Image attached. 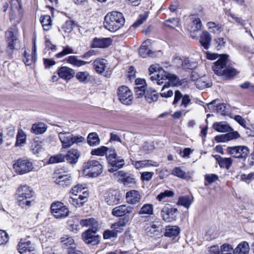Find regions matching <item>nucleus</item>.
Segmentation results:
<instances>
[{"label": "nucleus", "instance_id": "473e14b6", "mask_svg": "<svg viewBox=\"0 0 254 254\" xmlns=\"http://www.w3.org/2000/svg\"><path fill=\"white\" fill-rule=\"evenodd\" d=\"M80 153L77 150L71 149L65 155V158L68 163L75 164L77 162Z\"/></svg>", "mask_w": 254, "mask_h": 254}, {"label": "nucleus", "instance_id": "dca6fc26", "mask_svg": "<svg viewBox=\"0 0 254 254\" xmlns=\"http://www.w3.org/2000/svg\"><path fill=\"white\" fill-rule=\"evenodd\" d=\"M20 254H35V247L31 242L26 239H21L17 245Z\"/></svg>", "mask_w": 254, "mask_h": 254}, {"label": "nucleus", "instance_id": "0e129e2a", "mask_svg": "<svg viewBox=\"0 0 254 254\" xmlns=\"http://www.w3.org/2000/svg\"><path fill=\"white\" fill-rule=\"evenodd\" d=\"M73 53H74L72 48L69 46H65L63 48V50L62 52L56 55V57L57 58H61L67 55Z\"/></svg>", "mask_w": 254, "mask_h": 254}, {"label": "nucleus", "instance_id": "7c9ffc66", "mask_svg": "<svg viewBox=\"0 0 254 254\" xmlns=\"http://www.w3.org/2000/svg\"><path fill=\"white\" fill-rule=\"evenodd\" d=\"M149 40H147L142 43L139 49V55L143 58H146L147 56L151 57H154V53L149 49H148V45L150 44Z\"/></svg>", "mask_w": 254, "mask_h": 254}, {"label": "nucleus", "instance_id": "5fc2aeb1", "mask_svg": "<svg viewBox=\"0 0 254 254\" xmlns=\"http://www.w3.org/2000/svg\"><path fill=\"white\" fill-rule=\"evenodd\" d=\"M192 203V200L188 195L183 196L179 198L177 204L189 208Z\"/></svg>", "mask_w": 254, "mask_h": 254}, {"label": "nucleus", "instance_id": "7ed1b4c3", "mask_svg": "<svg viewBox=\"0 0 254 254\" xmlns=\"http://www.w3.org/2000/svg\"><path fill=\"white\" fill-rule=\"evenodd\" d=\"M227 56H221L220 58L214 63L212 66L214 72L218 75L230 78L237 74V70L233 67L227 65Z\"/></svg>", "mask_w": 254, "mask_h": 254}, {"label": "nucleus", "instance_id": "e433bc0d", "mask_svg": "<svg viewBox=\"0 0 254 254\" xmlns=\"http://www.w3.org/2000/svg\"><path fill=\"white\" fill-rule=\"evenodd\" d=\"M215 159L221 168H225L227 170L230 169L233 163L231 158H223L219 155H216Z\"/></svg>", "mask_w": 254, "mask_h": 254}, {"label": "nucleus", "instance_id": "09e8293b", "mask_svg": "<svg viewBox=\"0 0 254 254\" xmlns=\"http://www.w3.org/2000/svg\"><path fill=\"white\" fill-rule=\"evenodd\" d=\"M41 23L45 30H49L52 27V20L51 16L49 15L42 16L41 18Z\"/></svg>", "mask_w": 254, "mask_h": 254}, {"label": "nucleus", "instance_id": "e2e57ef3", "mask_svg": "<svg viewBox=\"0 0 254 254\" xmlns=\"http://www.w3.org/2000/svg\"><path fill=\"white\" fill-rule=\"evenodd\" d=\"M148 16V12H145L143 14L140 15L135 21V22L132 24V26L134 28L138 27L140 25L142 24L147 18Z\"/></svg>", "mask_w": 254, "mask_h": 254}, {"label": "nucleus", "instance_id": "13d9d810", "mask_svg": "<svg viewBox=\"0 0 254 254\" xmlns=\"http://www.w3.org/2000/svg\"><path fill=\"white\" fill-rule=\"evenodd\" d=\"M65 155L63 154H58L54 156H51L49 159L50 164H55L63 162L64 161Z\"/></svg>", "mask_w": 254, "mask_h": 254}, {"label": "nucleus", "instance_id": "c756f323", "mask_svg": "<svg viewBox=\"0 0 254 254\" xmlns=\"http://www.w3.org/2000/svg\"><path fill=\"white\" fill-rule=\"evenodd\" d=\"M16 196L22 197H35L34 192L31 188L27 185L20 186L16 190Z\"/></svg>", "mask_w": 254, "mask_h": 254}, {"label": "nucleus", "instance_id": "9b49d317", "mask_svg": "<svg viewBox=\"0 0 254 254\" xmlns=\"http://www.w3.org/2000/svg\"><path fill=\"white\" fill-rule=\"evenodd\" d=\"M227 151L231 156L238 159H246L250 153L249 148L245 145L228 147Z\"/></svg>", "mask_w": 254, "mask_h": 254}, {"label": "nucleus", "instance_id": "58836bf2", "mask_svg": "<svg viewBox=\"0 0 254 254\" xmlns=\"http://www.w3.org/2000/svg\"><path fill=\"white\" fill-rule=\"evenodd\" d=\"M47 129V126L43 123L34 124L31 127V132L35 134H40L44 133Z\"/></svg>", "mask_w": 254, "mask_h": 254}, {"label": "nucleus", "instance_id": "37998d69", "mask_svg": "<svg viewBox=\"0 0 254 254\" xmlns=\"http://www.w3.org/2000/svg\"><path fill=\"white\" fill-rule=\"evenodd\" d=\"M24 57L23 59V62L27 65H30L32 64V63L34 62H36V41L35 40H34V43H33V48L32 52V59L31 60L28 59V57H30L29 55H27L26 53L24 52Z\"/></svg>", "mask_w": 254, "mask_h": 254}, {"label": "nucleus", "instance_id": "412c9836", "mask_svg": "<svg viewBox=\"0 0 254 254\" xmlns=\"http://www.w3.org/2000/svg\"><path fill=\"white\" fill-rule=\"evenodd\" d=\"M114 177L118 181L122 182L125 185L134 184L135 183L134 178L127 176V174L123 171H118L114 173Z\"/></svg>", "mask_w": 254, "mask_h": 254}, {"label": "nucleus", "instance_id": "6ab92c4d", "mask_svg": "<svg viewBox=\"0 0 254 254\" xmlns=\"http://www.w3.org/2000/svg\"><path fill=\"white\" fill-rule=\"evenodd\" d=\"M112 43L110 38H94L91 43V47L93 48H106L109 47Z\"/></svg>", "mask_w": 254, "mask_h": 254}, {"label": "nucleus", "instance_id": "bf43d9fd", "mask_svg": "<svg viewBox=\"0 0 254 254\" xmlns=\"http://www.w3.org/2000/svg\"><path fill=\"white\" fill-rule=\"evenodd\" d=\"M179 24V20L178 19L173 18L165 20L164 22V26L171 29H174L178 26Z\"/></svg>", "mask_w": 254, "mask_h": 254}, {"label": "nucleus", "instance_id": "c85d7f7f", "mask_svg": "<svg viewBox=\"0 0 254 254\" xmlns=\"http://www.w3.org/2000/svg\"><path fill=\"white\" fill-rule=\"evenodd\" d=\"M55 182L56 184L63 187H68L71 184L72 179L68 174L59 175L55 180Z\"/></svg>", "mask_w": 254, "mask_h": 254}, {"label": "nucleus", "instance_id": "a18cd8bd", "mask_svg": "<svg viewBox=\"0 0 254 254\" xmlns=\"http://www.w3.org/2000/svg\"><path fill=\"white\" fill-rule=\"evenodd\" d=\"M176 61L179 62L184 69H193L197 66V64L195 62H191L189 59H186L182 61L181 59L176 58Z\"/></svg>", "mask_w": 254, "mask_h": 254}, {"label": "nucleus", "instance_id": "c03bdc74", "mask_svg": "<svg viewBox=\"0 0 254 254\" xmlns=\"http://www.w3.org/2000/svg\"><path fill=\"white\" fill-rule=\"evenodd\" d=\"M158 97L159 94L157 93L156 91L155 90L149 89L145 92V98L149 103L156 101L158 99Z\"/></svg>", "mask_w": 254, "mask_h": 254}, {"label": "nucleus", "instance_id": "5701e85b", "mask_svg": "<svg viewBox=\"0 0 254 254\" xmlns=\"http://www.w3.org/2000/svg\"><path fill=\"white\" fill-rule=\"evenodd\" d=\"M126 198L128 203L134 205L140 202L141 196L138 191L131 190L127 192Z\"/></svg>", "mask_w": 254, "mask_h": 254}, {"label": "nucleus", "instance_id": "6e6d98bb", "mask_svg": "<svg viewBox=\"0 0 254 254\" xmlns=\"http://www.w3.org/2000/svg\"><path fill=\"white\" fill-rule=\"evenodd\" d=\"M170 81H169V82L165 83V84L162 87L161 92L160 93V95L161 97L165 98H169L171 97L173 95L174 92L173 90L170 89L167 91H165V89L166 88H168L170 86ZM171 83L172 82H171ZM171 84H172V83Z\"/></svg>", "mask_w": 254, "mask_h": 254}, {"label": "nucleus", "instance_id": "f03ea898", "mask_svg": "<svg viewBox=\"0 0 254 254\" xmlns=\"http://www.w3.org/2000/svg\"><path fill=\"white\" fill-rule=\"evenodd\" d=\"M125 22V19L122 13L112 11L105 16L104 26L111 32H115L121 28Z\"/></svg>", "mask_w": 254, "mask_h": 254}, {"label": "nucleus", "instance_id": "0eeeda50", "mask_svg": "<svg viewBox=\"0 0 254 254\" xmlns=\"http://www.w3.org/2000/svg\"><path fill=\"white\" fill-rule=\"evenodd\" d=\"M18 31L16 27H12L5 32V37L7 46L6 52L9 54H12L16 45L18 43Z\"/></svg>", "mask_w": 254, "mask_h": 254}, {"label": "nucleus", "instance_id": "9d476101", "mask_svg": "<svg viewBox=\"0 0 254 254\" xmlns=\"http://www.w3.org/2000/svg\"><path fill=\"white\" fill-rule=\"evenodd\" d=\"M33 164L28 159H19L13 164V169L16 173L23 175L33 170Z\"/></svg>", "mask_w": 254, "mask_h": 254}, {"label": "nucleus", "instance_id": "69168bd1", "mask_svg": "<svg viewBox=\"0 0 254 254\" xmlns=\"http://www.w3.org/2000/svg\"><path fill=\"white\" fill-rule=\"evenodd\" d=\"M9 238L8 234L5 231L0 230V246L6 245Z\"/></svg>", "mask_w": 254, "mask_h": 254}, {"label": "nucleus", "instance_id": "680f3d73", "mask_svg": "<svg viewBox=\"0 0 254 254\" xmlns=\"http://www.w3.org/2000/svg\"><path fill=\"white\" fill-rule=\"evenodd\" d=\"M218 180V176L214 174H206L204 176V185L207 186L209 184L214 183Z\"/></svg>", "mask_w": 254, "mask_h": 254}, {"label": "nucleus", "instance_id": "f8f14e48", "mask_svg": "<svg viewBox=\"0 0 254 254\" xmlns=\"http://www.w3.org/2000/svg\"><path fill=\"white\" fill-rule=\"evenodd\" d=\"M89 193L87 191H83L82 194L72 195L66 197L65 199L67 202L75 207H80L87 201Z\"/></svg>", "mask_w": 254, "mask_h": 254}, {"label": "nucleus", "instance_id": "de8ad7c7", "mask_svg": "<svg viewBox=\"0 0 254 254\" xmlns=\"http://www.w3.org/2000/svg\"><path fill=\"white\" fill-rule=\"evenodd\" d=\"M112 148H108L107 147L102 146L97 148L93 149L91 154L92 155H97L99 156H103L104 155H106V156L108 155L109 151Z\"/></svg>", "mask_w": 254, "mask_h": 254}, {"label": "nucleus", "instance_id": "423d86ee", "mask_svg": "<svg viewBox=\"0 0 254 254\" xmlns=\"http://www.w3.org/2000/svg\"><path fill=\"white\" fill-rule=\"evenodd\" d=\"M83 171L86 175L91 177H96L103 172V166L99 161L88 160L83 165Z\"/></svg>", "mask_w": 254, "mask_h": 254}, {"label": "nucleus", "instance_id": "a19ab883", "mask_svg": "<svg viewBox=\"0 0 254 254\" xmlns=\"http://www.w3.org/2000/svg\"><path fill=\"white\" fill-rule=\"evenodd\" d=\"M66 61L74 66L80 67L85 65L89 63L88 62L78 59L75 56H69Z\"/></svg>", "mask_w": 254, "mask_h": 254}, {"label": "nucleus", "instance_id": "864d4df0", "mask_svg": "<svg viewBox=\"0 0 254 254\" xmlns=\"http://www.w3.org/2000/svg\"><path fill=\"white\" fill-rule=\"evenodd\" d=\"M74 26L75 24L72 21L67 20L63 24L60 30L65 33H69L72 31Z\"/></svg>", "mask_w": 254, "mask_h": 254}, {"label": "nucleus", "instance_id": "4d7b16f0", "mask_svg": "<svg viewBox=\"0 0 254 254\" xmlns=\"http://www.w3.org/2000/svg\"><path fill=\"white\" fill-rule=\"evenodd\" d=\"M220 254H234V250L232 245L224 244L220 246Z\"/></svg>", "mask_w": 254, "mask_h": 254}, {"label": "nucleus", "instance_id": "a878e982", "mask_svg": "<svg viewBox=\"0 0 254 254\" xmlns=\"http://www.w3.org/2000/svg\"><path fill=\"white\" fill-rule=\"evenodd\" d=\"M35 197L16 196L17 204L22 208L27 209L31 206L34 202Z\"/></svg>", "mask_w": 254, "mask_h": 254}, {"label": "nucleus", "instance_id": "20e7f679", "mask_svg": "<svg viewBox=\"0 0 254 254\" xmlns=\"http://www.w3.org/2000/svg\"><path fill=\"white\" fill-rule=\"evenodd\" d=\"M23 15V9L22 3L19 0H11L10 1V9L9 20L13 24L12 27H16L21 21Z\"/></svg>", "mask_w": 254, "mask_h": 254}, {"label": "nucleus", "instance_id": "8fccbe9b", "mask_svg": "<svg viewBox=\"0 0 254 254\" xmlns=\"http://www.w3.org/2000/svg\"><path fill=\"white\" fill-rule=\"evenodd\" d=\"M87 142L92 146H96L100 143V139L97 133L91 132L87 137Z\"/></svg>", "mask_w": 254, "mask_h": 254}, {"label": "nucleus", "instance_id": "1a4fd4ad", "mask_svg": "<svg viewBox=\"0 0 254 254\" xmlns=\"http://www.w3.org/2000/svg\"><path fill=\"white\" fill-rule=\"evenodd\" d=\"M50 208L52 214L57 219L64 218L70 213L68 208L60 201L52 203Z\"/></svg>", "mask_w": 254, "mask_h": 254}, {"label": "nucleus", "instance_id": "6e6552de", "mask_svg": "<svg viewBox=\"0 0 254 254\" xmlns=\"http://www.w3.org/2000/svg\"><path fill=\"white\" fill-rule=\"evenodd\" d=\"M107 159L111 166L108 169L110 172H114L122 168L125 165L124 160L117 157V154L115 149H111L109 151Z\"/></svg>", "mask_w": 254, "mask_h": 254}, {"label": "nucleus", "instance_id": "3c124183", "mask_svg": "<svg viewBox=\"0 0 254 254\" xmlns=\"http://www.w3.org/2000/svg\"><path fill=\"white\" fill-rule=\"evenodd\" d=\"M26 135L25 132L21 129L18 130V132L16 135V141L15 145L16 146H20L26 142Z\"/></svg>", "mask_w": 254, "mask_h": 254}, {"label": "nucleus", "instance_id": "79ce46f5", "mask_svg": "<svg viewBox=\"0 0 254 254\" xmlns=\"http://www.w3.org/2000/svg\"><path fill=\"white\" fill-rule=\"evenodd\" d=\"M128 222V217H125L124 218L120 219L119 221L113 224L112 226V229L117 232H120L123 230L127 223Z\"/></svg>", "mask_w": 254, "mask_h": 254}, {"label": "nucleus", "instance_id": "ddd939ff", "mask_svg": "<svg viewBox=\"0 0 254 254\" xmlns=\"http://www.w3.org/2000/svg\"><path fill=\"white\" fill-rule=\"evenodd\" d=\"M145 232L149 237L159 238L162 236V226L158 222H150L146 224Z\"/></svg>", "mask_w": 254, "mask_h": 254}, {"label": "nucleus", "instance_id": "052dcab7", "mask_svg": "<svg viewBox=\"0 0 254 254\" xmlns=\"http://www.w3.org/2000/svg\"><path fill=\"white\" fill-rule=\"evenodd\" d=\"M87 189L82 185H77L70 190L69 193L72 195L82 194L83 191H87Z\"/></svg>", "mask_w": 254, "mask_h": 254}, {"label": "nucleus", "instance_id": "f704fd0d", "mask_svg": "<svg viewBox=\"0 0 254 254\" xmlns=\"http://www.w3.org/2000/svg\"><path fill=\"white\" fill-rule=\"evenodd\" d=\"M211 36L207 31H203L200 36L199 42L201 45L205 49H208L211 41Z\"/></svg>", "mask_w": 254, "mask_h": 254}, {"label": "nucleus", "instance_id": "a211bd4d", "mask_svg": "<svg viewBox=\"0 0 254 254\" xmlns=\"http://www.w3.org/2000/svg\"><path fill=\"white\" fill-rule=\"evenodd\" d=\"M97 230L88 229L82 234L84 241L88 244L96 245L99 243V237L96 235Z\"/></svg>", "mask_w": 254, "mask_h": 254}, {"label": "nucleus", "instance_id": "f3484780", "mask_svg": "<svg viewBox=\"0 0 254 254\" xmlns=\"http://www.w3.org/2000/svg\"><path fill=\"white\" fill-rule=\"evenodd\" d=\"M105 201L109 205H116L121 202V196L115 190H110L105 194Z\"/></svg>", "mask_w": 254, "mask_h": 254}, {"label": "nucleus", "instance_id": "72a5a7b5", "mask_svg": "<svg viewBox=\"0 0 254 254\" xmlns=\"http://www.w3.org/2000/svg\"><path fill=\"white\" fill-rule=\"evenodd\" d=\"M80 224L82 227H90L89 229L97 230L99 227L98 223L94 218L82 219Z\"/></svg>", "mask_w": 254, "mask_h": 254}, {"label": "nucleus", "instance_id": "39448f33", "mask_svg": "<svg viewBox=\"0 0 254 254\" xmlns=\"http://www.w3.org/2000/svg\"><path fill=\"white\" fill-rule=\"evenodd\" d=\"M59 138L63 148H69L74 144L82 142L84 138L80 135H73L70 132L63 131L59 133Z\"/></svg>", "mask_w": 254, "mask_h": 254}, {"label": "nucleus", "instance_id": "2eb2a0df", "mask_svg": "<svg viewBox=\"0 0 254 254\" xmlns=\"http://www.w3.org/2000/svg\"><path fill=\"white\" fill-rule=\"evenodd\" d=\"M178 213L177 208L173 207L169 204H166L162 209L161 215L163 220L167 222L174 221Z\"/></svg>", "mask_w": 254, "mask_h": 254}, {"label": "nucleus", "instance_id": "49530a36", "mask_svg": "<svg viewBox=\"0 0 254 254\" xmlns=\"http://www.w3.org/2000/svg\"><path fill=\"white\" fill-rule=\"evenodd\" d=\"M76 79L84 84L87 83L90 80V74L88 71H79L75 75Z\"/></svg>", "mask_w": 254, "mask_h": 254}, {"label": "nucleus", "instance_id": "aec40b11", "mask_svg": "<svg viewBox=\"0 0 254 254\" xmlns=\"http://www.w3.org/2000/svg\"><path fill=\"white\" fill-rule=\"evenodd\" d=\"M133 207L126 205H121L114 208L112 214L116 217H121L127 214H130L132 212Z\"/></svg>", "mask_w": 254, "mask_h": 254}, {"label": "nucleus", "instance_id": "4468645a", "mask_svg": "<svg viewBox=\"0 0 254 254\" xmlns=\"http://www.w3.org/2000/svg\"><path fill=\"white\" fill-rule=\"evenodd\" d=\"M118 95L120 101L125 105H130L133 99L131 91L126 86L118 88Z\"/></svg>", "mask_w": 254, "mask_h": 254}, {"label": "nucleus", "instance_id": "603ef678", "mask_svg": "<svg viewBox=\"0 0 254 254\" xmlns=\"http://www.w3.org/2000/svg\"><path fill=\"white\" fill-rule=\"evenodd\" d=\"M208 79L206 76H203L198 78L196 80L195 85L197 88L200 89H203L209 86Z\"/></svg>", "mask_w": 254, "mask_h": 254}, {"label": "nucleus", "instance_id": "4c0bfd02", "mask_svg": "<svg viewBox=\"0 0 254 254\" xmlns=\"http://www.w3.org/2000/svg\"><path fill=\"white\" fill-rule=\"evenodd\" d=\"M249 245L248 242L244 241L240 243L234 250V254H249Z\"/></svg>", "mask_w": 254, "mask_h": 254}, {"label": "nucleus", "instance_id": "f257e3e1", "mask_svg": "<svg viewBox=\"0 0 254 254\" xmlns=\"http://www.w3.org/2000/svg\"><path fill=\"white\" fill-rule=\"evenodd\" d=\"M148 71L150 79L152 81H156L159 85L163 84L167 80L171 82L173 85H176L179 83V78L177 76L165 71L158 64L151 65Z\"/></svg>", "mask_w": 254, "mask_h": 254}, {"label": "nucleus", "instance_id": "ea45409f", "mask_svg": "<svg viewBox=\"0 0 254 254\" xmlns=\"http://www.w3.org/2000/svg\"><path fill=\"white\" fill-rule=\"evenodd\" d=\"M180 233V229L176 226H168L166 227L165 236L167 237H175Z\"/></svg>", "mask_w": 254, "mask_h": 254}, {"label": "nucleus", "instance_id": "cd10ccee", "mask_svg": "<svg viewBox=\"0 0 254 254\" xmlns=\"http://www.w3.org/2000/svg\"><path fill=\"white\" fill-rule=\"evenodd\" d=\"M154 206L152 204L146 203L143 204L138 212L141 217H148L153 214Z\"/></svg>", "mask_w": 254, "mask_h": 254}, {"label": "nucleus", "instance_id": "4be33fe9", "mask_svg": "<svg viewBox=\"0 0 254 254\" xmlns=\"http://www.w3.org/2000/svg\"><path fill=\"white\" fill-rule=\"evenodd\" d=\"M132 164L138 170L151 167H157L159 164L152 160H144L140 161H132Z\"/></svg>", "mask_w": 254, "mask_h": 254}, {"label": "nucleus", "instance_id": "774afa93", "mask_svg": "<svg viewBox=\"0 0 254 254\" xmlns=\"http://www.w3.org/2000/svg\"><path fill=\"white\" fill-rule=\"evenodd\" d=\"M174 193L173 191L170 190H166L164 192H161L157 196V199L161 201L167 197H172L174 195Z\"/></svg>", "mask_w": 254, "mask_h": 254}, {"label": "nucleus", "instance_id": "bb28decb", "mask_svg": "<svg viewBox=\"0 0 254 254\" xmlns=\"http://www.w3.org/2000/svg\"><path fill=\"white\" fill-rule=\"evenodd\" d=\"M94 69L100 74L103 73L108 69L107 61L104 59H98L93 62Z\"/></svg>", "mask_w": 254, "mask_h": 254}, {"label": "nucleus", "instance_id": "2f4dec72", "mask_svg": "<svg viewBox=\"0 0 254 254\" xmlns=\"http://www.w3.org/2000/svg\"><path fill=\"white\" fill-rule=\"evenodd\" d=\"M213 129L219 132H229L233 130L232 127L226 122H215L213 124Z\"/></svg>", "mask_w": 254, "mask_h": 254}, {"label": "nucleus", "instance_id": "c9c22d12", "mask_svg": "<svg viewBox=\"0 0 254 254\" xmlns=\"http://www.w3.org/2000/svg\"><path fill=\"white\" fill-rule=\"evenodd\" d=\"M240 137V135L238 131H231L225 134L222 135L221 136H216L215 139L219 141H225L236 139Z\"/></svg>", "mask_w": 254, "mask_h": 254}, {"label": "nucleus", "instance_id": "b1692460", "mask_svg": "<svg viewBox=\"0 0 254 254\" xmlns=\"http://www.w3.org/2000/svg\"><path fill=\"white\" fill-rule=\"evenodd\" d=\"M74 74V70L67 66H62L58 70L59 77L66 81L73 77Z\"/></svg>", "mask_w": 254, "mask_h": 254}, {"label": "nucleus", "instance_id": "338daca9", "mask_svg": "<svg viewBox=\"0 0 254 254\" xmlns=\"http://www.w3.org/2000/svg\"><path fill=\"white\" fill-rule=\"evenodd\" d=\"M31 149L34 154H36L42 152L43 148L40 143L38 141H34L32 144Z\"/></svg>", "mask_w": 254, "mask_h": 254}, {"label": "nucleus", "instance_id": "393cba45", "mask_svg": "<svg viewBox=\"0 0 254 254\" xmlns=\"http://www.w3.org/2000/svg\"><path fill=\"white\" fill-rule=\"evenodd\" d=\"M191 21L190 24L188 25V29L191 33V36L193 38L195 36H193L195 32L201 30L202 27V23L200 19L196 16H193L191 18Z\"/></svg>", "mask_w": 254, "mask_h": 254}]
</instances>
